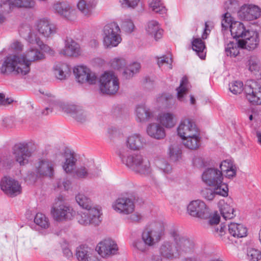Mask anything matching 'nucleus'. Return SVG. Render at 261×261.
<instances>
[{
  "mask_svg": "<svg viewBox=\"0 0 261 261\" xmlns=\"http://www.w3.org/2000/svg\"><path fill=\"white\" fill-rule=\"evenodd\" d=\"M260 13V9L257 6L245 5L238 11V16L242 20L250 21L259 17Z\"/></svg>",
  "mask_w": 261,
  "mask_h": 261,
  "instance_id": "4be33fe9",
  "label": "nucleus"
},
{
  "mask_svg": "<svg viewBox=\"0 0 261 261\" xmlns=\"http://www.w3.org/2000/svg\"><path fill=\"white\" fill-rule=\"evenodd\" d=\"M15 2L16 7L24 8H34L35 2L33 0H13Z\"/></svg>",
  "mask_w": 261,
  "mask_h": 261,
  "instance_id": "4d7b16f0",
  "label": "nucleus"
},
{
  "mask_svg": "<svg viewBox=\"0 0 261 261\" xmlns=\"http://www.w3.org/2000/svg\"><path fill=\"white\" fill-rule=\"evenodd\" d=\"M159 253L163 257L166 259L177 258L178 253L174 239L164 241L159 247Z\"/></svg>",
  "mask_w": 261,
  "mask_h": 261,
  "instance_id": "b1692460",
  "label": "nucleus"
},
{
  "mask_svg": "<svg viewBox=\"0 0 261 261\" xmlns=\"http://www.w3.org/2000/svg\"><path fill=\"white\" fill-rule=\"evenodd\" d=\"M54 163L48 159H41L35 164L33 171L28 172L25 180L30 183L35 182L41 177L51 178L54 175Z\"/></svg>",
  "mask_w": 261,
  "mask_h": 261,
  "instance_id": "f03ea898",
  "label": "nucleus"
},
{
  "mask_svg": "<svg viewBox=\"0 0 261 261\" xmlns=\"http://www.w3.org/2000/svg\"><path fill=\"white\" fill-rule=\"evenodd\" d=\"M146 31L149 35L153 37L156 41L162 37L163 30L156 21L152 20L148 22Z\"/></svg>",
  "mask_w": 261,
  "mask_h": 261,
  "instance_id": "f704fd0d",
  "label": "nucleus"
},
{
  "mask_svg": "<svg viewBox=\"0 0 261 261\" xmlns=\"http://www.w3.org/2000/svg\"><path fill=\"white\" fill-rule=\"evenodd\" d=\"M0 185L1 189L9 196L13 197L21 193V189L19 182L10 177H4Z\"/></svg>",
  "mask_w": 261,
  "mask_h": 261,
  "instance_id": "6ab92c4d",
  "label": "nucleus"
},
{
  "mask_svg": "<svg viewBox=\"0 0 261 261\" xmlns=\"http://www.w3.org/2000/svg\"><path fill=\"white\" fill-rule=\"evenodd\" d=\"M73 73L77 81L80 83L96 84L97 79L95 73L89 68L83 66H78L73 69Z\"/></svg>",
  "mask_w": 261,
  "mask_h": 261,
  "instance_id": "f3484780",
  "label": "nucleus"
},
{
  "mask_svg": "<svg viewBox=\"0 0 261 261\" xmlns=\"http://www.w3.org/2000/svg\"><path fill=\"white\" fill-rule=\"evenodd\" d=\"M169 158L172 161L176 162L181 160L182 151L177 145H171L169 148Z\"/></svg>",
  "mask_w": 261,
  "mask_h": 261,
  "instance_id": "de8ad7c7",
  "label": "nucleus"
},
{
  "mask_svg": "<svg viewBox=\"0 0 261 261\" xmlns=\"http://www.w3.org/2000/svg\"><path fill=\"white\" fill-rule=\"evenodd\" d=\"M65 162L62 167L63 170L67 173H71L75 167L76 159L72 153H65L64 155Z\"/></svg>",
  "mask_w": 261,
  "mask_h": 261,
  "instance_id": "a19ab883",
  "label": "nucleus"
},
{
  "mask_svg": "<svg viewBox=\"0 0 261 261\" xmlns=\"http://www.w3.org/2000/svg\"><path fill=\"white\" fill-rule=\"evenodd\" d=\"M39 33L44 37H49L56 32L55 25L46 18L40 19L37 23Z\"/></svg>",
  "mask_w": 261,
  "mask_h": 261,
  "instance_id": "c85d7f7f",
  "label": "nucleus"
},
{
  "mask_svg": "<svg viewBox=\"0 0 261 261\" xmlns=\"http://www.w3.org/2000/svg\"><path fill=\"white\" fill-rule=\"evenodd\" d=\"M2 125L6 129H11L15 127V119L12 116H8L2 120Z\"/></svg>",
  "mask_w": 261,
  "mask_h": 261,
  "instance_id": "052dcab7",
  "label": "nucleus"
},
{
  "mask_svg": "<svg viewBox=\"0 0 261 261\" xmlns=\"http://www.w3.org/2000/svg\"><path fill=\"white\" fill-rule=\"evenodd\" d=\"M136 116L138 121L146 122L154 117V114L145 105H140L136 107Z\"/></svg>",
  "mask_w": 261,
  "mask_h": 261,
  "instance_id": "7c9ffc66",
  "label": "nucleus"
},
{
  "mask_svg": "<svg viewBox=\"0 0 261 261\" xmlns=\"http://www.w3.org/2000/svg\"><path fill=\"white\" fill-rule=\"evenodd\" d=\"M156 166L165 174H169L172 171V167L164 159H159L155 162Z\"/></svg>",
  "mask_w": 261,
  "mask_h": 261,
  "instance_id": "3c124183",
  "label": "nucleus"
},
{
  "mask_svg": "<svg viewBox=\"0 0 261 261\" xmlns=\"http://www.w3.org/2000/svg\"><path fill=\"white\" fill-rule=\"evenodd\" d=\"M141 65L139 63L134 62L130 64L123 72V75L125 79H130L139 72Z\"/></svg>",
  "mask_w": 261,
  "mask_h": 261,
  "instance_id": "49530a36",
  "label": "nucleus"
},
{
  "mask_svg": "<svg viewBox=\"0 0 261 261\" xmlns=\"http://www.w3.org/2000/svg\"><path fill=\"white\" fill-rule=\"evenodd\" d=\"M201 179L203 182L209 187L221 186L223 184V174L220 170L215 168H206L201 174Z\"/></svg>",
  "mask_w": 261,
  "mask_h": 261,
  "instance_id": "f8f14e48",
  "label": "nucleus"
},
{
  "mask_svg": "<svg viewBox=\"0 0 261 261\" xmlns=\"http://www.w3.org/2000/svg\"><path fill=\"white\" fill-rule=\"evenodd\" d=\"M146 131L150 137L158 140L162 139L166 136L164 128L158 123H154L148 124Z\"/></svg>",
  "mask_w": 261,
  "mask_h": 261,
  "instance_id": "2f4dec72",
  "label": "nucleus"
},
{
  "mask_svg": "<svg viewBox=\"0 0 261 261\" xmlns=\"http://www.w3.org/2000/svg\"><path fill=\"white\" fill-rule=\"evenodd\" d=\"M139 0H122V5L125 8H134L137 6Z\"/></svg>",
  "mask_w": 261,
  "mask_h": 261,
  "instance_id": "774afa93",
  "label": "nucleus"
},
{
  "mask_svg": "<svg viewBox=\"0 0 261 261\" xmlns=\"http://www.w3.org/2000/svg\"><path fill=\"white\" fill-rule=\"evenodd\" d=\"M65 46L60 51V54L69 57H78L82 51L80 45L71 38L67 37L64 41Z\"/></svg>",
  "mask_w": 261,
  "mask_h": 261,
  "instance_id": "bb28decb",
  "label": "nucleus"
},
{
  "mask_svg": "<svg viewBox=\"0 0 261 261\" xmlns=\"http://www.w3.org/2000/svg\"><path fill=\"white\" fill-rule=\"evenodd\" d=\"M241 46L239 44V41L237 42L230 41L225 47V53L227 56L236 57L239 54Z\"/></svg>",
  "mask_w": 261,
  "mask_h": 261,
  "instance_id": "09e8293b",
  "label": "nucleus"
},
{
  "mask_svg": "<svg viewBox=\"0 0 261 261\" xmlns=\"http://www.w3.org/2000/svg\"><path fill=\"white\" fill-rule=\"evenodd\" d=\"M55 74L56 77L60 80H63L69 76L70 69L65 63H58L54 67Z\"/></svg>",
  "mask_w": 261,
  "mask_h": 261,
  "instance_id": "ea45409f",
  "label": "nucleus"
},
{
  "mask_svg": "<svg viewBox=\"0 0 261 261\" xmlns=\"http://www.w3.org/2000/svg\"><path fill=\"white\" fill-rule=\"evenodd\" d=\"M96 250L102 257H108L116 254L118 247L115 241L108 239L100 242L97 245Z\"/></svg>",
  "mask_w": 261,
  "mask_h": 261,
  "instance_id": "a211bd4d",
  "label": "nucleus"
},
{
  "mask_svg": "<svg viewBox=\"0 0 261 261\" xmlns=\"http://www.w3.org/2000/svg\"><path fill=\"white\" fill-rule=\"evenodd\" d=\"M146 144V139L139 134H132L126 140L127 147L133 150H139Z\"/></svg>",
  "mask_w": 261,
  "mask_h": 261,
  "instance_id": "cd10ccee",
  "label": "nucleus"
},
{
  "mask_svg": "<svg viewBox=\"0 0 261 261\" xmlns=\"http://www.w3.org/2000/svg\"><path fill=\"white\" fill-rule=\"evenodd\" d=\"M13 163V162L10 158L7 156H0V168L10 169L12 167Z\"/></svg>",
  "mask_w": 261,
  "mask_h": 261,
  "instance_id": "0e129e2a",
  "label": "nucleus"
},
{
  "mask_svg": "<svg viewBox=\"0 0 261 261\" xmlns=\"http://www.w3.org/2000/svg\"><path fill=\"white\" fill-rule=\"evenodd\" d=\"M16 61L17 66L20 67L22 74L20 76H23L28 74L30 71L31 62L40 61L44 59V55L39 49L30 48L24 54L20 56L13 55Z\"/></svg>",
  "mask_w": 261,
  "mask_h": 261,
  "instance_id": "7ed1b4c3",
  "label": "nucleus"
},
{
  "mask_svg": "<svg viewBox=\"0 0 261 261\" xmlns=\"http://www.w3.org/2000/svg\"><path fill=\"white\" fill-rule=\"evenodd\" d=\"M247 257L249 261H258L261 259V252L253 247H248L247 250Z\"/></svg>",
  "mask_w": 261,
  "mask_h": 261,
  "instance_id": "603ef678",
  "label": "nucleus"
},
{
  "mask_svg": "<svg viewBox=\"0 0 261 261\" xmlns=\"http://www.w3.org/2000/svg\"><path fill=\"white\" fill-rule=\"evenodd\" d=\"M192 48L195 51L198 56L202 59L205 57V53L204 49L205 48L204 42L200 38H196L193 40L192 42Z\"/></svg>",
  "mask_w": 261,
  "mask_h": 261,
  "instance_id": "37998d69",
  "label": "nucleus"
},
{
  "mask_svg": "<svg viewBox=\"0 0 261 261\" xmlns=\"http://www.w3.org/2000/svg\"><path fill=\"white\" fill-rule=\"evenodd\" d=\"M99 89L104 94H115L119 88L118 79L113 72H105L99 78Z\"/></svg>",
  "mask_w": 261,
  "mask_h": 261,
  "instance_id": "6e6552de",
  "label": "nucleus"
},
{
  "mask_svg": "<svg viewBox=\"0 0 261 261\" xmlns=\"http://www.w3.org/2000/svg\"><path fill=\"white\" fill-rule=\"evenodd\" d=\"M133 246L138 250L144 252L148 250V246L143 240H137L133 243Z\"/></svg>",
  "mask_w": 261,
  "mask_h": 261,
  "instance_id": "680f3d73",
  "label": "nucleus"
},
{
  "mask_svg": "<svg viewBox=\"0 0 261 261\" xmlns=\"http://www.w3.org/2000/svg\"><path fill=\"white\" fill-rule=\"evenodd\" d=\"M187 211L191 216L200 219H206L210 217V212L205 202L197 199L190 202L187 206Z\"/></svg>",
  "mask_w": 261,
  "mask_h": 261,
  "instance_id": "2eb2a0df",
  "label": "nucleus"
},
{
  "mask_svg": "<svg viewBox=\"0 0 261 261\" xmlns=\"http://www.w3.org/2000/svg\"><path fill=\"white\" fill-rule=\"evenodd\" d=\"M90 248L80 246L76 248V256L79 261H100L98 258L91 256Z\"/></svg>",
  "mask_w": 261,
  "mask_h": 261,
  "instance_id": "473e14b6",
  "label": "nucleus"
},
{
  "mask_svg": "<svg viewBox=\"0 0 261 261\" xmlns=\"http://www.w3.org/2000/svg\"><path fill=\"white\" fill-rule=\"evenodd\" d=\"M34 222L41 228L45 229L48 228L49 225L48 219L42 213H37L36 215Z\"/></svg>",
  "mask_w": 261,
  "mask_h": 261,
  "instance_id": "864d4df0",
  "label": "nucleus"
},
{
  "mask_svg": "<svg viewBox=\"0 0 261 261\" xmlns=\"http://www.w3.org/2000/svg\"><path fill=\"white\" fill-rule=\"evenodd\" d=\"M13 1V0H6L1 3V11L5 13H9L12 8L16 7L15 2Z\"/></svg>",
  "mask_w": 261,
  "mask_h": 261,
  "instance_id": "13d9d810",
  "label": "nucleus"
},
{
  "mask_svg": "<svg viewBox=\"0 0 261 261\" xmlns=\"http://www.w3.org/2000/svg\"><path fill=\"white\" fill-rule=\"evenodd\" d=\"M29 145L28 142H20L15 144L12 148V154L14 159L20 166H24L29 162L32 155Z\"/></svg>",
  "mask_w": 261,
  "mask_h": 261,
  "instance_id": "9b49d317",
  "label": "nucleus"
},
{
  "mask_svg": "<svg viewBox=\"0 0 261 261\" xmlns=\"http://www.w3.org/2000/svg\"><path fill=\"white\" fill-rule=\"evenodd\" d=\"M113 209L118 213L123 215H128L135 211L134 201L126 196L118 197L112 205Z\"/></svg>",
  "mask_w": 261,
  "mask_h": 261,
  "instance_id": "dca6fc26",
  "label": "nucleus"
},
{
  "mask_svg": "<svg viewBox=\"0 0 261 261\" xmlns=\"http://www.w3.org/2000/svg\"><path fill=\"white\" fill-rule=\"evenodd\" d=\"M148 3L152 11L161 14L166 13L167 9L161 0H148Z\"/></svg>",
  "mask_w": 261,
  "mask_h": 261,
  "instance_id": "a18cd8bd",
  "label": "nucleus"
},
{
  "mask_svg": "<svg viewBox=\"0 0 261 261\" xmlns=\"http://www.w3.org/2000/svg\"><path fill=\"white\" fill-rule=\"evenodd\" d=\"M126 216V220L130 223H139L142 219L141 214L137 212H134Z\"/></svg>",
  "mask_w": 261,
  "mask_h": 261,
  "instance_id": "e2e57ef3",
  "label": "nucleus"
},
{
  "mask_svg": "<svg viewBox=\"0 0 261 261\" xmlns=\"http://www.w3.org/2000/svg\"><path fill=\"white\" fill-rule=\"evenodd\" d=\"M20 69L19 66H17L16 61L13 55L7 57L4 62H0L1 73H12L20 76V74H22V71H19Z\"/></svg>",
  "mask_w": 261,
  "mask_h": 261,
  "instance_id": "5701e85b",
  "label": "nucleus"
},
{
  "mask_svg": "<svg viewBox=\"0 0 261 261\" xmlns=\"http://www.w3.org/2000/svg\"><path fill=\"white\" fill-rule=\"evenodd\" d=\"M126 61L122 58H115L110 62L111 66L115 69H120L126 65Z\"/></svg>",
  "mask_w": 261,
  "mask_h": 261,
  "instance_id": "bf43d9fd",
  "label": "nucleus"
},
{
  "mask_svg": "<svg viewBox=\"0 0 261 261\" xmlns=\"http://www.w3.org/2000/svg\"><path fill=\"white\" fill-rule=\"evenodd\" d=\"M100 170L91 163L78 167L73 174L77 178H92L97 176Z\"/></svg>",
  "mask_w": 261,
  "mask_h": 261,
  "instance_id": "412c9836",
  "label": "nucleus"
},
{
  "mask_svg": "<svg viewBox=\"0 0 261 261\" xmlns=\"http://www.w3.org/2000/svg\"><path fill=\"white\" fill-rule=\"evenodd\" d=\"M223 18L221 22L222 27L225 29H227L229 26L230 27V22H231V18L230 17V13L226 12L223 15Z\"/></svg>",
  "mask_w": 261,
  "mask_h": 261,
  "instance_id": "338daca9",
  "label": "nucleus"
},
{
  "mask_svg": "<svg viewBox=\"0 0 261 261\" xmlns=\"http://www.w3.org/2000/svg\"><path fill=\"white\" fill-rule=\"evenodd\" d=\"M84 212H81L77 216L78 222L81 225L87 226L90 224L98 225L101 221L100 211L98 208L86 209Z\"/></svg>",
  "mask_w": 261,
  "mask_h": 261,
  "instance_id": "ddd939ff",
  "label": "nucleus"
},
{
  "mask_svg": "<svg viewBox=\"0 0 261 261\" xmlns=\"http://www.w3.org/2000/svg\"><path fill=\"white\" fill-rule=\"evenodd\" d=\"M165 233V224L158 221L151 223L143 231L142 240L148 247H153L158 243Z\"/></svg>",
  "mask_w": 261,
  "mask_h": 261,
  "instance_id": "39448f33",
  "label": "nucleus"
},
{
  "mask_svg": "<svg viewBox=\"0 0 261 261\" xmlns=\"http://www.w3.org/2000/svg\"><path fill=\"white\" fill-rule=\"evenodd\" d=\"M75 199L79 205L84 209L96 208L93 205L91 200L84 194L79 193L75 196Z\"/></svg>",
  "mask_w": 261,
  "mask_h": 261,
  "instance_id": "c03bdc74",
  "label": "nucleus"
},
{
  "mask_svg": "<svg viewBox=\"0 0 261 261\" xmlns=\"http://www.w3.org/2000/svg\"><path fill=\"white\" fill-rule=\"evenodd\" d=\"M158 120L160 123L166 128H171L176 123L175 116L172 113H163L160 114Z\"/></svg>",
  "mask_w": 261,
  "mask_h": 261,
  "instance_id": "58836bf2",
  "label": "nucleus"
},
{
  "mask_svg": "<svg viewBox=\"0 0 261 261\" xmlns=\"http://www.w3.org/2000/svg\"><path fill=\"white\" fill-rule=\"evenodd\" d=\"M228 231L234 237L243 238L247 236V229L241 224L231 223L228 225Z\"/></svg>",
  "mask_w": 261,
  "mask_h": 261,
  "instance_id": "e433bc0d",
  "label": "nucleus"
},
{
  "mask_svg": "<svg viewBox=\"0 0 261 261\" xmlns=\"http://www.w3.org/2000/svg\"><path fill=\"white\" fill-rule=\"evenodd\" d=\"M63 196H59L52 207L50 213L53 219L58 222L71 220L75 215V212L69 205L64 202Z\"/></svg>",
  "mask_w": 261,
  "mask_h": 261,
  "instance_id": "423d86ee",
  "label": "nucleus"
},
{
  "mask_svg": "<svg viewBox=\"0 0 261 261\" xmlns=\"http://www.w3.org/2000/svg\"><path fill=\"white\" fill-rule=\"evenodd\" d=\"M230 31L231 36L234 38H243L246 33L249 31H247L244 25L240 22L235 21L231 22L230 25Z\"/></svg>",
  "mask_w": 261,
  "mask_h": 261,
  "instance_id": "72a5a7b5",
  "label": "nucleus"
},
{
  "mask_svg": "<svg viewBox=\"0 0 261 261\" xmlns=\"http://www.w3.org/2000/svg\"><path fill=\"white\" fill-rule=\"evenodd\" d=\"M95 6L96 4L91 1L81 0L77 4L79 11L87 17H89L92 15V11Z\"/></svg>",
  "mask_w": 261,
  "mask_h": 261,
  "instance_id": "4c0bfd02",
  "label": "nucleus"
},
{
  "mask_svg": "<svg viewBox=\"0 0 261 261\" xmlns=\"http://www.w3.org/2000/svg\"><path fill=\"white\" fill-rule=\"evenodd\" d=\"M118 154L122 163L129 169L141 174H148L150 172V165L148 160L144 159L140 154H130L124 147L120 148Z\"/></svg>",
  "mask_w": 261,
  "mask_h": 261,
  "instance_id": "f257e3e1",
  "label": "nucleus"
},
{
  "mask_svg": "<svg viewBox=\"0 0 261 261\" xmlns=\"http://www.w3.org/2000/svg\"><path fill=\"white\" fill-rule=\"evenodd\" d=\"M214 189L211 188H204L201 191V195L205 199L209 201L213 200L216 195L223 197L228 196V188L226 184H223L219 187H213Z\"/></svg>",
  "mask_w": 261,
  "mask_h": 261,
  "instance_id": "a878e982",
  "label": "nucleus"
},
{
  "mask_svg": "<svg viewBox=\"0 0 261 261\" xmlns=\"http://www.w3.org/2000/svg\"><path fill=\"white\" fill-rule=\"evenodd\" d=\"M71 182L67 179H60L57 182V187L61 190H68L70 187Z\"/></svg>",
  "mask_w": 261,
  "mask_h": 261,
  "instance_id": "69168bd1",
  "label": "nucleus"
},
{
  "mask_svg": "<svg viewBox=\"0 0 261 261\" xmlns=\"http://www.w3.org/2000/svg\"><path fill=\"white\" fill-rule=\"evenodd\" d=\"M170 234L172 239L175 241L178 257L180 255H185L193 252L194 243L192 240L180 236L175 231L171 232Z\"/></svg>",
  "mask_w": 261,
  "mask_h": 261,
  "instance_id": "9d476101",
  "label": "nucleus"
},
{
  "mask_svg": "<svg viewBox=\"0 0 261 261\" xmlns=\"http://www.w3.org/2000/svg\"><path fill=\"white\" fill-rule=\"evenodd\" d=\"M247 100L253 105H261V86L253 80L248 81L244 87Z\"/></svg>",
  "mask_w": 261,
  "mask_h": 261,
  "instance_id": "4468645a",
  "label": "nucleus"
},
{
  "mask_svg": "<svg viewBox=\"0 0 261 261\" xmlns=\"http://www.w3.org/2000/svg\"><path fill=\"white\" fill-rule=\"evenodd\" d=\"M229 89L234 94L241 93L244 88L243 84L241 81H233L229 84Z\"/></svg>",
  "mask_w": 261,
  "mask_h": 261,
  "instance_id": "6e6d98bb",
  "label": "nucleus"
},
{
  "mask_svg": "<svg viewBox=\"0 0 261 261\" xmlns=\"http://www.w3.org/2000/svg\"><path fill=\"white\" fill-rule=\"evenodd\" d=\"M120 29L116 22L106 24L103 29V44L107 48L117 46L121 41Z\"/></svg>",
  "mask_w": 261,
  "mask_h": 261,
  "instance_id": "0eeeda50",
  "label": "nucleus"
},
{
  "mask_svg": "<svg viewBox=\"0 0 261 261\" xmlns=\"http://www.w3.org/2000/svg\"><path fill=\"white\" fill-rule=\"evenodd\" d=\"M259 39L258 33L254 31H249L246 33L242 39L239 40V44L242 48L248 50L255 49L258 45Z\"/></svg>",
  "mask_w": 261,
  "mask_h": 261,
  "instance_id": "393cba45",
  "label": "nucleus"
},
{
  "mask_svg": "<svg viewBox=\"0 0 261 261\" xmlns=\"http://www.w3.org/2000/svg\"><path fill=\"white\" fill-rule=\"evenodd\" d=\"M193 164L198 168H202L210 165V161L207 159L196 156L193 159Z\"/></svg>",
  "mask_w": 261,
  "mask_h": 261,
  "instance_id": "5fc2aeb1",
  "label": "nucleus"
},
{
  "mask_svg": "<svg viewBox=\"0 0 261 261\" xmlns=\"http://www.w3.org/2000/svg\"><path fill=\"white\" fill-rule=\"evenodd\" d=\"M52 11L62 18L70 21L76 19V11L66 1H56L52 5Z\"/></svg>",
  "mask_w": 261,
  "mask_h": 261,
  "instance_id": "1a4fd4ad",
  "label": "nucleus"
},
{
  "mask_svg": "<svg viewBox=\"0 0 261 261\" xmlns=\"http://www.w3.org/2000/svg\"><path fill=\"white\" fill-rule=\"evenodd\" d=\"M195 136H190L182 139L184 146L191 150H195L199 147L201 144V137L200 133L195 134Z\"/></svg>",
  "mask_w": 261,
  "mask_h": 261,
  "instance_id": "c9c22d12",
  "label": "nucleus"
},
{
  "mask_svg": "<svg viewBox=\"0 0 261 261\" xmlns=\"http://www.w3.org/2000/svg\"><path fill=\"white\" fill-rule=\"evenodd\" d=\"M188 79L187 77L184 76L180 81L179 86L176 88L177 98L180 101L184 100V96L188 91Z\"/></svg>",
  "mask_w": 261,
  "mask_h": 261,
  "instance_id": "8fccbe9b",
  "label": "nucleus"
},
{
  "mask_svg": "<svg viewBox=\"0 0 261 261\" xmlns=\"http://www.w3.org/2000/svg\"><path fill=\"white\" fill-rule=\"evenodd\" d=\"M177 131L178 135L181 139H185V137L191 135L195 136V134L200 133L194 122L190 119L181 120Z\"/></svg>",
  "mask_w": 261,
  "mask_h": 261,
  "instance_id": "aec40b11",
  "label": "nucleus"
},
{
  "mask_svg": "<svg viewBox=\"0 0 261 261\" xmlns=\"http://www.w3.org/2000/svg\"><path fill=\"white\" fill-rule=\"evenodd\" d=\"M219 206L221 214L225 220L231 219L236 216L234 208L223 201L219 202Z\"/></svg>",
  "mask_w": 261,
  "mask_h": 261,
  "instance_id": "79ce46f5",
  "label": "nucleus"
},
{
  "mask_svg": "<svg viewBox=\"0 0 261 261\" xmlns=\"http://www.w3.org/2000/svg\"><path fill=\"white\" fill-rule=\"evenodd\" d=\"M20 34L30 43H35L42 49H44L46 47H48V46L43 44L39 37H37L34 32L31 31L30 28L28 26L22 28L20 30Z\"/></svg>",
  "mask_w": 261,
  "mask_h": 261,
  "instance_id": "c756f323",
  "label": "nucleus"
},
{
  "mask_svg": "<svg viewBox=\"0 0 261 261\" xmlns=\"http://www.w3.org/2000/svg\"><path fill=\"white\" fill-rule=\"evenodd\" d=\"M48 101L50 105L59 107L77 122L83 123L88 119L87 112L79 105L65 103L59 101L55 96H51Z\"/></svg>",
  "mask_w": 261,
  "mask_h": 261,
  "instance_id": "20e7f679",
  "label": "nucleus"
}]
</instances>
